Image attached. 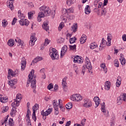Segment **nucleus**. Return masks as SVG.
<instances>
[{
  "label": "nucleus",
  "mask_w": 126,
  "mask_h": 126,
  "mask_svg": "<svg viewBox=\"0 0 126 126\" xmlns=\"http://www.w3.org/2000/svg\"><path fill=\"white\" fill-rule=\"evenodd\" d=\"M9 1L10 2L7 3V6L11 10H13L14 9V6H13V1H14V0H9Z\"/></svg>",
  "instance_id": "obj_14"
},
{
  "label": "nucleus",
  "mask_w": 126,
  "mask_h": 126,
  "mask_svg": "<svg viewBox=\"0 0 126 126\" xmlns=\"http://www.w3.org/2000/svg\"><path fill=\"white\" fill-rule=\"evenodd\" d=\"M114 65L116 67H119V61L117 60L114 61Z\"/></svg>",
  "instance_id": "obj_54"
},
{
  "label": "nucleus",
  "mask_w": 126,
  "mask_h": 126,
  "mask_svg": "<svg viewBox=\"0 0 126 126\" xmlns=\"http://www.w3.org/2000/svg\"><path fill=\"white\" fill-rule=\"evenodd\" d=\"M80 58L79 57V56H77L76 57H75L74 59V63H77V61L78 60V58Z\"/></svg>",
  "instance_id": "obj_62"
},
{
  "label": "nucleus",
  "mask_w": 126,
  "mask_h": 126,
  "mask_svg": "<svg viewBox=\"0 0 126 126\" xmlns=\"http://www.w3.org/2000/svg\"><path fill=\"white\" fill-rule=\"evenodd\" d=\"M86 68H88L90 74H92L93 73V71L92 70V65H91L90 60H88V61L86 62Z\"/></svg>",
  "instance_id": "obj_6"
},
{
  "label": "nucleus",
  "mask_w": 126,
  "mask_h": 126,
  "mask_svg": "<svg viewBox=\"0 0 126 126\" xmlns=\"http://www.w3.org/2000/svg\"><path fill=\"white\" fill-rule=\"evenodd\" d=\"M31 40L32 41H34V42H36V37L34 36V35H31Z\"/></svg>",
  "instance_id": "obj_57"
},
{
  "label": "nucleus",
  "mask_w": 126,
  "mask_h": 126,
  "mask_svg": "<svg viewBox=\"0 0 126 126\" xmlns=\"http://www.w3.org/2000/svg\"><path fill=\"white\" fill-rule=\"evenodd\" d=\"M36 80L34 79L32 81L31 87L33 89H36Z\"/></svg>",
  "instance_id": "obj_30"
},
{
  "label": "nucleus",
  "mask_w": 126,
  "mask_h": 126,
  "mask_svg": "<svg viewBox=\"0 0 126 126\" xmlns=\"http://www.w3.org/2000/svg\"><path fill=\"white\" fill-rule=\"evenodd\" d=\"M2 97V95L0 94V101L1 103H6V102L7 101V97Z\"/></svg>",
  "instance_id": "obj_23"
},
{
  "label": "nucleus",
  "mask_w": 126,
  "mask_h": 126,
  "mask_svg": "<svg viewBox=\"0 0 126 126\" xmlns=\"http://www.w3.org/2000/svg\"><path fill=\"white\" fill-rule=\"evenodd\" d=\"M33 74H34V69H32L29 75V79L27 82V87L29 86L28 84H30V83L32 82V79H33V77H34Z\"/></svg>",
  "instance_id": "obj_5"
},
{
  "label": "nucleus",
  "mask_w": 126,
  "mask_h": 126,
  "mask_svg": "<svg viewBox=\"0 0 126 126\" xmlns=\"http://www.w3.org/2000/svg\"><path fill=\"white\" fill-rule=\"evenodd\" d=\"M101 16L106 15V14H107V8H104L102 9V10L101 11Z\"/></svg>",
  "instance_id": "obj_34"
},
{
  "label": "nucleus",
  "mask_w": 126,
  "mask_h": 126,
  "mask_svg": "<svg viewBox=\"0 0 126 126\" xmlns=\"http://www.w3.org/2000/svg\"><path fill=\"white\" fill-rule=\"evenodd\" d=\"M65 108L68 110L72 108V103L71 102H68L67 104L65 105Z\"/></svg>",
  "instance_id": "obj_36"
},
{
  "label": "nucleus",
  "mask_w": 126,
  "mask_h": 126,
  "mask_svg": "<svg viewBox=\"0 0 126 126\" xmlns=\"http://www.w3.org/2000/svg\"><path fill=\"white\" fill-rule=\"evenodd\" d=\"M122 38L123 41H126V34H123L122 36Z\"/></svg>",
  "instance_id": "obj_64"
},
{
  "label": "nucleus",
  "mask_w": 126,
  "mask_h": 126,
  "mask_svg": "<svg viewBox=\"0 0 126 126\" xmlns=\"http://www.w3.org/2000/svg\"><path fill=\"white\" fill-rule=\"evenodd\" d=\"M32 119L33 120V121H34V122H36V120H37L36 117V112L34 111L32 113Z\"/></svg>",
  "instance_id": "obj_41"
},
{
  "label": "nucleus",
  "mask_w": 126,
  "mask_h": 126,
  "mask_svg": "<svg viewBox=\"0 0 126 126\" xmlns=\"http://www.w3.org/2000/svg\"><path fill=\"white\" fill-rule=\"evenodd\" d=\"M68 10V13H73L74 9H73V7H71L70 8L67 9Z\"/></svg>",
  "instance_id": "obj_46"
},
{
  "label": "nucleus",
  "mask_w": 126,
  "mask_h": 126,
  "mask_svg": "<svg viewBox=\"0 0 126 126\" xmlns=\"http://www.w3.org/2000/svg\"><path fill=\"white\" fill-rule=\"evenodd\" d=\"M40 12L38 13L37 17V21L40 22L42 21L41 18L45 17V16H50L51 15V10L50 8L47 6L43 5L39 8Z\"/></svg>",
  "instance_id": "obj_1"
},
{
  "label": "nucleus",
  "mask_w": 126,
  "mask_h": 126,
  "mask_svg": "<svg viewBox=\"0 0 126 126\" xmlns=\"http://www.w3.org/2000/svg\"><path fill=\"white\" fill-rule=\"evenodd\" d=\"M53 104L55 109V114L58 115H59V103L57 100H54Z\"/></svg>",
  "instance_id": "obj_8"
},
{
  "label": "nucleus",
  "mask_w": 126,
  "mask_h": 126,
  "mask_svg": "<svg viewBox=\"0 0 126 126\" xmlns=\"http://www.w3.org/2000/svg\"><path fill=\"white\" fill-rule=\"evenodd\" d=\"M68 20H72V19H74V16L73 15H70L67 17Z\"/></svg>",
  "instance_id": "obj_50"
},
{
  "label": "nucleus",
  "mask_w": 126,
  "mask_h": 126,
  "mask_svg": "<svg viewBox=\"0 0 126 126\" xmlns=\"http://www.w3.org/2000/svg\"><path fill=\"white\" fill-rule=\"evenodd\" d=\"M17 100H20L21 99V94H17L16 96Z\"/></svg>",
  "instance_id": "obj_59"
},
{
  "label": "nucleus",
  "mask_w": 126,
  "mask_h": 126,
  "mask_svg": "<svg viewBox=\"0 0 126 126\" xmlns=\"http://www.w3.org/2000/svg\"><path fill=\"white\" fill-rule=\"evenodd\" d=\"M17 21V19L14 18L12 22V25H15V23H16V21Z\"/></svg>",
  "instance_id": "obj_58"
},
{
  "label": "nucleus",
  "mask_w": 126,
  "mask_h": 126,
  "mask_svg": "<svg viewBox=\"0 0 126 126\" xmlns=\"http://www.w3.org/2000/svg\"><path fill=\"white\" fill-rule=\"evenodd\" d=\"M49 43H50V41H49L48 38H46L45 42L44 43V46H48V45H49Z\"/></svg>",
  "instance_id": "obj_49"
},
{
  "label": "nucleus",
  "mask_w": 126,
  "mask_h": 126,
  "mask_svg": "<svg viewBox=\"0 0 126 126\" xmlns=\"http://www.w3.org/2000/svg\"><path fill=\"white\" fill-rule=\"evenodd\" d=\"M123 101H124V99L123 97V94H122L117 98V103H119V105H121L123 102Z\"/></svg>",
  "instance_id": "obj_25"
},
{
  "label": "nucleus",
  "mask_w": 126,
  "mask_h": 126,
  "mask_svg": "<svg viewBox=\"0 0 126 126\" xmlns=\"http://www.w3.org/2000/svg\"><path fill=\"white\" fill-rule=\"evenodd\" d=\"M76 37H74L69 39L70 44H73V43H75V41H76Z\"/></svg>",
  "instance_id": "obj_37"
},
{
  "label": "nucleus",
  "mask_w": 126,
  "mask_h": 126,
  "mask_svg": "<svg viewBox=\"0 0 126 126\" xmlns=\"http://www.w3.org/2000/svg\"><path fill=\"white\" fill-rule=\"evenodd\" d=\"M85 123H86V119H83L81 121V125H82L83 126H85Z\"/></svg>",
  "instance_id": "obj_51"
},
{
  "label": "nucleus",
  "mask_w": 126,
  "mask_h": 126,
  "mask_svg": "<svg viewBox=\"0 0 126 126\" xmlns=\"http://www.w3.org/2000/svg\"><path fill=\"white\" fill-rule=\"evenodd\" d=\"M63 28V24L62 23H61L58 28L59 31H61V30H62Z\"/></svg>",
  "instance_id": "obj_55"
},
{
  "label": "nucleus",
  "mask_w": 126,
  "mask_h": 126,
  "mask_svg": "<svg viewBox=\"0 0 126 126\" xmlns=\"http://www.w3.org/2000/svg\"><path fill=\"white\" fill-rule=\"evenodd\" d=\"M83 106L85 108H90L92 107V101L88 98H85L84 99V103Z\"/></svg>",
  "instance_id": "obj_4"
},
{
  "label": "nucleus",
  "mask_w": 126,
  "mask_h": 126,
  "mask_svg": "<svg viewBox=\"0 0 126 126\" xmlns=\"http://www.w3.org/2000/svg\"><path fill=\"white\" fill-rule=\"evenodd\" d=\"M97 46L98 45H97V44H96V43L95 42H94L90 44V49H91L92 50H94V49L97 48Z\"/></svg>",
  "instance_id": "obj_28"
},
{
  "label": "nucleus",
  "mask_w": 126,
  "mask_h": 126,
  "mask_svg": "<svg viewBox=\"0 0 126 126\" xmlns=\"http://www.w3.org/2000/svg\"><path fill=\"white\" fill-rule=\"evenodd\" d=\"M87 69V68H86V67H85V66H83L82 72L83 75H84V73H85V70H86Z\"/></svg>",
  "instance_id": "obj_53"
},
{
  "label": "nucleus",
  "mask_w": 126,
  "mask_h": 126,
  "mask_svg": "<svg viewBox=\"0 0 126 126\" xmlns=\"http://www.w3.org/2000/svg\"><path fill=\"white\" fill-rule=\"evenodd\" d=\"M17 39L19 44H18V46H21V47H22V46H23V42L21 41V39L18 38V37H17Z\"/></svg>",
  "instance_id": "obj_39"
},
{
  "label": "nucleus",
  "mask_w": 126,
  "mask_h": 126,
  "mask_svg": "<svg viewBox=\"0 0 126 126\" xmlns=\"http://www.w3.org/2000/svg\"><path fill=\"white\" fill-rule=\"evenodd\" d=\"M14 109L15 108H12V110L10 114L11 116H12V115H13L16 113V110H15Z\"/></svg>",
  "instance_id": "obj_52"
},
{
  "label": "nucleus",
  "mask_w": 126,
  "mask_h": 126,
  "mask_svg": "<svg viewBox=\"0 0 126 126\" xmlns=\"http://www.w3.org/2000/svg\"><path fill=\"white\" fill-rule=\"evenodd\" d=\"M30 115H31V111H30V110H29V109H27V115L26 117L27 118V121H28L29 122H30Z\"/></svg>",
  "instance_id": "obj_26"
},
{
  "label": "nucleus",
  "mask_w": 126,
  "mask_h": 126,
  "mask_svg": "<svg viewBox=\"0 0 126 126\" xmlns=\"http://www.w3.org/2000/svg\"><path fill=\"white\" fill-rule=\"evenodd\" d=\"M90 12H91V10H90V6L88 5L85 8V13L86 14H89Z\"/></svg>",
  "instance_id": "obj_24"
},
{
  "label": "nucleus",
  "mask_w": 126,
  "mask_h": 126,
  "mask_svg": "<svg viewBox=\"0 0 126 126\" xmlns=\"http://www.w3.org/2000/svg\"><path fill=\"white\" fill-rule=\"evenodd\" d=\"M86 40H87V36H86V35L85 34H83L80 39V43L84 44V43L86 42Z\"/></svg>",
  "instance_id": "obj_15"
},
{
  "label": "nucleus",
  "mask_w": 126,
  "mask_h": 126,
  "mask_svg": "<svg viewBox=\"0 0 126 126\" xmlns=\"http://www.w3.org/2000/svg\"><path fill=\"white\" fill-rule=\"evenodd\" d=\"M8 84L10 86V87H11V88H13V87H14V85H15V84H15L14 83L12 82V81H9L8 82Z\"/></svg>",
  "instance_id": "obj_40"
},
{
  "label": "nucleus",
  "mask_w": 126,
  "mask_h": 126,
  "mask_svg": "<svg viewBox=\"0 0 126 126\" xmlns=\"http://www.w3.org/2000/svg\"><path fill=\"white\" fill-rule=\"evenodd\" d=\"M20 19H21L20 20H25L26 19L25 18V16L24 15V14H23L21 16H19Z\"/></svg>",
  "instance_id": "obj_56"
},
{
  "label": "nucleus",
  "mask_w": 126,
  "mask_h": 126,
  "mask_svg": "<svg viewBox=\"0 0 126 126\" xmlns=\"http://www.w3.org/2000/svg\"><path fill=\"white\" fill-rule=\"evenodd\" d=\"M106 44L107 46H108V44H109V42H107V41L105 40L104 38H102V42L100 43L99 47L100 48H105V46H106Z\"/></svg>",
  "instance_id": "obj_18"
},
{
  "label": "nucleus",
  "mask_w": 126,
  "mask_h": 126,
  "mask_svg": "<svg viewBox=\"0 0 126 126\" xmlns=\"http://www.w3.org/2000/svg\"><path fill=\"white\" fill-rule=\"evenodd\" d=\"M69 47L71 51H75L76 50V45L75 44L74 45H69Z\"/></svg>",
  "instance_id": "obj_38"
},
{
  "label": "nucleus",
  "mask_w": 126,
  "mask_h": 126,
  "mask_svg": "<svg viewBox=\"0 0 126 126\" xmlns=\"http://www.w3.org/2000/svg\"><path fill=\"white\" fill-rule=\"evenodd\" d=\"M94 101L95 102V105L94 106L95 108H97L98 106L100 104V98L98 96H95L94 98Z\"/></svg>",
  "instance_id": "obj_13"
},
{
  "label": "nucleus",
  "mask_w": 126,
  "mask_h": 126,
  "mask_svg": "<svg viewBox=\"0 0 126 126\" xmlns=\"http://www.w3.org/2000/svg\"><path fill=\"white\" fill-rule=\"evenodd\" d=\"M35 40H32V39H31L29 41L30 46H31V47L34 46V45L35 44Z\"/></svg>",
  "instance_id": "obj_43"
},
{
  "label": "nucleus",
  "mask_w": 126,
  "mask_h": 126,
  "mask_svg": "<svg viewBox=\"0 0 126 126\" xmlns=\"http://www.w3.org/2000/svg\"><path fill=\"white\" fill-rule=\"evenodd\" d=\"M78 28V26H77V23L73 24V25L71 27L72 28V31L75 33V32H76L77 31V29Z\"/></svg>",
  "instance_id": "obj_22"
},
{
  "label": "nucleus",
  "mask_w": 126,
  "mask_h": 126,
  "mask_svg": "<svg viewBox=\"0 0 126 126\" xmlns=\"http://www.w3.org/2000/svg\"><path fill=\"white\" fill-rule=\"evenodd\" d=\"M54 87V85H53V84L51 83L48 86H47V89L49 90H51V89H52V88H53Z\"/></svg>",
  "instance_id": "obj_48"
},
{
  "label": "nucleus",
  "mask_w": 126,
  "mask_h": 126,
  "mask_svg": "<svg viewBox=\"0 0 126 126\" xmlns=\"http://www.w3.org/2000/svg\"><path fill=\"white\" fill-rule=\"evenodd\" d=\"M53 112V108H49L46 112H44V110L41 111L42 116H49L51 113Z\"/></svg>",
  "instance_id": "obj_11"
},
{
  "label": "nucleus",
  "mask_w": 126,
  "mask_h": 126,
  "mask_svg": "<svg viewBox=\"0 0 126 126\" xmlns=\"http://www.w3.org/2000/svg\"><path fill=\"white\" fill-rule=\"evenodd\" d=\"M104 87L106 90H110V88H111V82L109 81L105 82Z\"/></svg>",
  "instance_id": "obj_19"
},
{
  "label": "nucleus",
  "mask_w": 126,
  "mask_h": 126,
  "mask_svg": "<svg viewBox=\"0 0 126 126\" xmlns=\"http://www.w3.org/2000/svg\"><path fill=\"white\" fill-rule=\"evenodd\" d=\"M77 63H83V61H82V59H81V58H79L78 61H77Z\"/></svg>",
  "instance_id": "obj_60"
},
{
  "label": "nucleus",
  "mask_w": 126,
  "mask_h": 126,
  "mask_svg": "<svg viewBox=\"0 0 126 126\" xmlns=\"http://www.w3.org/2000/svg\"><path fill=\"white\" fill-rule=\"evenodd\" d=\"M14 102H13L11 104V106L12 107H13V108L15 109V107H18V106H19L20 101L19 100H17L16 99H14Z\"/></svg>",
  "instance_id": "obj_17"
},
{
  "label": "nucleus",
  "mask_w": 126,
  "mask_h": 126,
  "mask_svg": "<svg viewBox=\"0 0 126 126\" xmlns=\"http://www.w3.org/2000/svg\"><path fill=\"white\" fill-rule=\"evenodd\" d=\"M21 69L22 70H24L25 67H26V59L25 58L23 57L21 59Z\"/></svg>",
  "instance_id": "obj_9"
},
{
  "label": "nucleus",
  "mask_w": 126,
  "mask_h": 126,
  "mask_svg": "<svg viewBox=\"0 0 126 126\" xmlns=\"http://www.w3.org/2000/svg\"><path fill=\"white\" fill-rule=\"evenodd\" d=\"M38 109H39V104L37 103L35 104L32 108L33 112H36V111H37Z\"/></svg>",
  "instance_id": "obj_29"
},
{
  "label": "nucleus",
  "mask_w": 126,
  "mask_h": 126,
  "mask_svg": "<svg viewBox=\"0 0 126 126\" xmlns=\"http://www.w3.org/2000/svg\"><path fill=\"white\" fill-rule=\"evenodd\" d=\"M66 77L63 79L62 86L63 87H66Z\"/></svg>",
  "instance_id": "obj_35"
},
{
  "label": "nucleus",
  "mask_w": 126,
  "mask_h": 126,
  "mask_svg": "<svg viewBox=\"0 0 126 126\" xmlns=\"http://www.w3.org/2000/svg\"><path fill=\"white\" fill-rule=\"evenodd\" d=\"M14 44H15V42H14V39H9L7 42V45L9 47H13V46H14Z\"/></svg>",
  "instance_id": "obj_20"
},
{
  "label": "nucleus",
  "mask_w": 126,
  "mask_h": 126,
  "mask_svg": "<svg viewBox=\"0 0 126 126\" xmlns=\"http://www.w3.org/2000/svg\"><path fill=\"white\" fill-rule=\"evenodd\" d=\"M120 61L121 62V64L122 65H125L126 64V59H120Z\"/></svg>",
  "instance_id": "obj_47"
},
{
  "label": "nucleus",
  "mask_w": 126,
  "mask_h": 126,
  "mask_svg": "<svg viewBox=\"0 0 126 126\" xmlns=\"http://www.w3.org/2000/svg\"><path fill=\"white\" fill-rule=\"evenodd\" d=\"M8 106H4L3 107V110L2 111V113H5L7 111H8Z\"/></svg>",
  "instance_id": "obj_45"
},
{
  "label": "nucleus",
  "mask_w": 126,
  "mask_h": 126,
  "mask_svg": "<svg viewBox=\"0 0 126 126\" xmlns=\"http://www.w3.org/2000/svg\"><path fill=\"white\" fill-rule=\"evenodd\" d=\"M121 82H122V78H121V76H118L117 77V80L116 84L117 87H120V85H121Z\"/></svg>",
  "instance_id": "obj_21"
},
{
  "label": "nucleus",
  "mask_w": 126,
  "mask_h": 126,
  "mask_svg": "<svg viewBox=\"0 0 126 126\" xmlns=\"http://www.w3.org/2000/svg\"><path fill=\"white\" fill-rule=\"evenodd\" d=\"M50 56L53 61L59 59V54L57 53V49L55 48H50Z\"/></svg>",
  "instance_id": "obj_2"
},
{
  "label": "nucleus",
  "mask_w": 126,
  "mask_h": 126,
  "mask_svg": "<svg viewBox=\"0 0 126 126\" xmlns=\"http://www.w3.org/2000/svg\"><path fill=\"white\" fill-rule=\"evenodd\" d=\"M8 125L9 126H13V119L10 118L9 120Z\"/></svg>",
  "instance_id": "obj_42"
},
{
  "label": "nucleus",
  "mask_w": 126,
  "mask_h": 126,
  "mask_svg": "<svg viewBox=\"0 0 126 126\" xmlns=\"http://www.w3.org/2000/svg\"><path fill=\"white\" fill-rule=\"evenodd\" d=\"M19 22L20 25H22V26L24 25H25V26H28V25H29V21H28V20L27 19L20 20L19 21Z\"/></svg>",
  "instance_id": "obj_12"
},
{
  "label": "nucleus",
  "mask_w": 126,
  "mask_h": 126,
  "mask_svg": "<svg viewBox=\"0 0 126 126\" xmlns=\"http://www.w3.org/2000/svg\"><path fill=\"white\" fill-rule=\"evenodd\" d=\"M7 24H8V22L6 20H3L2 21V27L5 28L7 26Z\"/></svg>",
  "instance_id": "obj_31"
},
{
  "label": "nucleus",
  "mask_w": 126,
  "mask_h": 126,
  "mask_svg": "<svg viewBox=\"0 0 126 126\" xmlns=\"http://www.w3.org/2000/svg\"><path fill=\"white\" fill-rule=\"evenodd\" d=\"M40 73L41 74H45V68H42L40 70Z\"/></svg>",
  "instance_id": "obj_63"
},
{
  "label": "nucleus",
  "mask_w": 126,
  "mask_h": 126,
  "mask_svg": "<svg viewBox=\"0 0 126 126\" xmlns=\"http://www.w3.org/2000/svg\"><path fill=\"white\" fill-rule=\"evenodd\" d=\"M42 28L47 32L49 31V27L48 26V22H44L42 25Z\"/></svg>",
  "instance_id": "obj_16"
},
{
  "label": "nucleus",
  "mask_w": 126,
  "mask_h": 126,
  "mask_svg": "<svg viewBox=\"0 0 126 126\" xmlns=\"http://www.w3.org/2000/svg\"><path fill=\"white\" fill-rule=\"evenodd\" d=\"M74 0H67L66 1V4L68 6H70L71 4H73L74 3Z\"/></svg>",
  "instance_id": "obj_33"
},
{
  "label": "nucleus",
  "mask_w": 126,
  "mask_h": 126,
  "mask_svg": "<svg viewBox=\"0 0 126 126\" xmlns=\"http://www.w3.org/2000/svg\"><path fill=\"white\" fill-rule=\"evenodd\" d=\"M70 99L72 101L79 102L82 100V96L79 94H74L71 96Z\"/></svg>",
  "instance_id": "obj_3"
},
{
  "label": "nucleus",
  "mask_w": 126,
  "mask_h": 126,
  "mask_svg": "<svg viewBox=\"0 0 126 126\" xmlns=\"http://www.w3.org/2000/svg\"><path fill=\"white\" fill-rule=\"evenodd\" d=\"M67 52V46L64 45L61 50V58H63V56H64V54Z\"/></svg>",
  "instance_id": "obj_10"
},
{
  "label": "nucleus",
  "mask_w": 126,
  "mask_h": 126,
  "mask_svg": "<svg viewBox=\"0 0 126 126\" xmlns=\"http://www.w3.org/2000/svg\"><path fill=\"white\" fill-rule=\"evenodd\" d=\"M111 37H112V35L110 33H108L107 34V40H108V43L107 46H111Z\"/></svg>",
  "instance_id": "obj_27"
},
{
  "label": "nucleus",
  "mask_w": 126,
  "mask_h": 126,
  "mask_svg": "<svg viewBox=\"0 0 126 126\" xmlns=\"http://www.w3.org/2000/svg\"><path fill=\"white\" fill-rule=\"evenodd\" d=\"M122 97L123 98V101H124V102H126V94H122Z\"/></svg>",
  "instance_id": "obj_61"
},
{
  "label": "nucleus",
  "mask_w": 126,
  "mask_h": 126,
  "mask_svg": "<svg viewBox=\"0 0 126 126\" xmlns=\"http://www.w3.org/2000/svg\"><path fill=\"white\" fill-rule=\"evenodd\" d=\"M8 76L7 77L8 79H9V77H10V76H15L16 74H18V70H16L15 71H13L12 69H9L8 71Z\"/></svg>",
  "instance_id": "obj_7"
},
{
  "label": "nucleus",
  "mask_w": 126,
  "mask_h": 126,
  "mask_svg": "<svg viewBox=\"0 0 126 126\" xmlns=\"http://www.w3.org/2000/svg\"><path fill=\"white\" fill-rule=\"evenodd\" d=\"M34 14V12H29L28 13L29 18L30 19H31L32 17L33 16V15Z\"/></svg>",
  "instance_id": "obj_44"
},
{
  "label": "nucleus",
  "mask_w": 126,
  "mask_h": 126,
  "mask_svg": "<svg viewBox=\"0 0 126 126\" xmlns=\"http://www.w3.org/2000/svg\"><path fill=\"white\" fill-rule=\"evenodd\" d=\"M101 112H102V113H106L107 112V110L105 109V102H103L101 104Z\"/></svg>",
  "instance_id": "obj_32"
}]
</instances>
